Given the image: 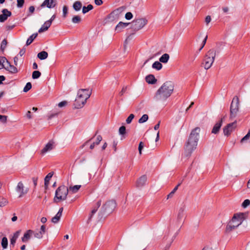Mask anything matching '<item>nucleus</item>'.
<instances>
[{
    "label": "nucleus",
    "instance_id": "1",
    "mask_svg": "<svg viewBox=\"0 0 250 250\" xmlns=\"http://www.w3.org/2000/svg\"><path fill=\"white\" fill-rule=\"evenodd\" d=\"M200 127H197L193 129L186 142L184 148V152L182 157L188 158L190 156L193 151L196 149L199 138Z\"/></svg>",
    "mask_w": 250,
    "mask_h": 250
},
{
    "label": "nucleus",
    "instance_id": "2",
    "mask_svg": "<svg viewBox=\"0 0 250 250\" xmlns=\"http://www.w3.org/2000/svg\"><path fill=\"white\" fill-rule=\"evenodd\" d=\"M174 85L172 82L167 81L158 89L153 99L157 102H164L169 97L174 90Z\"/></svg>",
    "mask_w": 250,
    "mask_h": 250
},
{
    "label": "nucleus",
    "instance_id": "3",
    "mask_svg": "<svg viewBox=\"0 0 250 250\" xmlns=\"http://www.w3.org/2000/svg\"><path fill=\"white\" fill-rule=\"evenodd\" d=\"M91 92L86 89H81L77 93V97L74 103L75 108H81L85 104L86 101L89 98Z\"/></svg>",
    "mask_w": 250,
    "mask_h": 250
},
{
    "label": "nucleus",
    "instance_id": "4",
    "mask_svg": "<svg viewBox=\"0 0 250 250\" xmlns=\"http://www.w3.org/2000/svg\"><path fill=\"white\" fill-rule=\"evenodd\" d=\"M216 54V51L212 48L209 50L206 54L202 64L205 69L210 68L215 59Z\"/></svg>",
    "mask_w": 250,
    "mask_h": 250
},
{
    "label": "nucleus",
    "instance_id": "5",
    "mask_svg": "<svg viewBox=\"0 0 250 250\" xmlns=\"http://www.w3.org/2000/svg\"><path fill=\"white\" fill-rule=\"evenodd\" d=\"M68 188L64 185L59 186L55 191V194L54 198V202L58 203L61 201H64L66 199L68 194Z\"/></svg>",
    "mask_w": 250,
    "mask_h": 250
},
{
    "label": "nucleus",
    "instance_id": "6",
    "mask_svg": "<svg viewBox=\"0 0 250 250\" xmlns=\"http://www.w3.org/2000/svg\"><path fill=\"white\" fill-rule=\"evenodd\" d=\"M145 19H139L134 20L131 24V28L135 31H138L142 28L147 23Z\"/></svg>",
    "mask_w": 250,
    "mask_h": 250
},
{
    "label": "nucleus",
    "instance_id": "7",
    "mask_svg": "<svg viewBox=\"0 0 250 250\" xmlns=\"http://www.w3.org/2000/svg\"><path fill=\"white\" fill-rule=\"evenodd\" d=\"M116 207V203L115 200H111L107 201L102 207V208L104 212L111 213Z\"/></svg>",
    "mask_w": 250,
    "mask_h": 250
},
{
    "label": "nucleus",
    "instance_id": "8",
    "mask_svg": "<svg viewBox=\"0 0 250 250\" xmlns=\"http://www.w3.org/2000/svg\"><path fill=\"white\" fill-rule=\"evenodd\" d=\"M247 217L246 213L239 212L235 213V229L240 226Z\"/></svg>",
    "mask_w": 250,
    "mask_h": 250
},
{
    "label": "nucleus",
    "instance_id": "9",
    "mask_svg": "<svg viewBox=\"0 0 250 250\" xmlns=\"http://www.w3.org/2000/svg\"><path fill=\"white\" fill-rule=\"evenodd\" d=\"M57 5L56 0H44V1L41 5L42 7H47L51 9L54 8Z\"/></svg>",
    "mask_w": 250,
    "mask_h": 250
},
{
    "label": "nucleus",
    "instance_id": "10",
    "mask_svg": "<svg viewBox=\"0 0 250 250\" xmlns=\"http://www.w3.org/2000/svg\"><path fill=\"white\" fill-rule=\"evenodd\" d=\"M2 14L0 15V22H3L7 20L9 17L11 16V12L7 9H3L2 10Z\"/></svg>",
    "mask_w": 250,
    "mask_h": 250
},
{
    "label": "nucleus",
    "instance_id": "11",
    "mask_svg": "<svg viewBox=\"0 0 250 250\" xmlns=\"http://www.w3.org/2000/svg\"><path fill=\"white\" fill-rule=\"evenodd\" d=\"M24 187L21 182L18 183L16 187V191L20 193L19 197H21L23 195L27 192V190H24Z\"/></svg>",
    "mask_w": 250,
    "mask_h": 250
},
{
    "label": "nucleus",
    "instance_id": "12",
    "mask_svg": "<svg viewBox=\"0 0 250 250\" xmlns=\"http://www.w3.org/2000/svg\"><path fill=\"white\" fill-rule=\"evenodd\" d=\"M234 214L232 216L231 219L229 222L228 223L226 229V232L227 233H229L231 232L234 229Z\"/></svg>",
    "mask_w": 250,
    "mask_h": 250
},
{
    "label": "nucleus",
    "instance_id": "13",
    "mask_svg": "<svg viewBox=\"0 0 250 250\" xmlns=\"http://www.w3.org/2000/svg\"><path fill=\"white\" fill-rule=\"evenodd\" d=\"M234 122L229 124L224 127L223 132L225 136H229L230 135L233 130L232 125H234Z\"/></svg>",
    "mask_w": 250,
    "mask_h": 250
},
{
    "label": "nucleus",
    "instance_id": "14",
    "mask_svg": "<svg viewBox=\"0 0 250 250\" xmlns=\"http://www.w3.org/2000/svg\"><path fill=\"white\" fill-rule=\"evenodd\" d=\"M147 180V177L146 175L141 176L136 181V186L138 188L143 187Z\"/></svg>",
    "mask_w": 250,
    "mask_h": 250
},
{
    "label": "nucleus",
    "instance_id": "15",
    "mask_svg": "<svg viewBox=\"0 0 250 250\" xmlns=\"http://www.w3.org/2000/svg\"><path fill=\"white\" fill-rule=\"evenodd\" d=\"M34 233V231L31 229L27 230L21 238V240L24 243H26L30 239L31 235Z\"/></svg>",
    "mask_w": 250,
    "mask_h": 250
},
{
    "label": "nucleus",
    "instance_id": "16",
    "mask_svg": "<svg viewBox=\"0 0 250 250\" xmlns=\"http://www.w3.org/2000/svg\"><path fill=\"white\" fill-rule=\"evenodd\" d=\"M222 123H223V119H221L220 121H219L218 122H217L214 125L212 129V131H211V133H213V134H217L220 129V128L222 125Z\"/></svg>",
    "mask_w": 250,
    "mask_h": 250
},
{
    "label": "nucleus",
    "instance_id": "17",
    "mask_svg": "<svg viewBox=\"0 0 250 250\" xmlns=\"http://www.w3.org/2000/svg\"><path fill=\"white\" fill-rule=\"evenodd\" d=\"M63 208L62 207L60 208L58 212L56 214V215L53 217L51 219V222L54 224L57 223L59 220H60V218L62 215V213L63 211Z\"/></svg>",
    "mask_w": 250,
    "mask_h": 250
},
{
    "label": "nucleus",
    "instance_id": "18",
    "mask_svg": "<svg viewBox=\"0 0 250 250\" xmlns=\"http://www.w3.org/2000/svg\"><path fill=\"white\" fill-rule=\"evenodd\" d=\"M130 23L127 22H123L122 21L119 22V23L116 25L115 28V30L117 32H121L123 28L126 27L127 25H128Z\"/></svg>",
    "mask_w": 250,
    "mask_h": 250
},
{
    "label": "nucleus",
    "instance_id": "19",
    "mask_svg": "<svg viewBox=\"0 0 250 250\" xmlns=\"http://www.w3.org/2000/svg\"><path fill=\"white\" fill-rule=\"evenodd\" d=\"M146 82L149 84H154L156 83L157 80L152 74H149L146 77Z\"/></svg>",
    "mask_w": 250,
    "mask_h": 250
},
{
    "label": "nucleus",
    "instance_id": "20",
    "mask_svg": "<svg viewBox=\"0 0 250 250\" xmlns=\"http://www.w3.org/2000/svg\"><path fill=\"white\" fill-rule=\"evenodd\" d=\"M53 149V143L50 141L49 142L42 150L41 152L42 154L45 153L47 151L51 150Z\"/></svg>",
    "mask_w": 250,
    "mask_h": 250
},
{
    "label": "nucleus",
    "instance_id": "21",
    "mask_svg": "<svg viewBox=\"0 0 250 250\" xmlns=\"http://www.w3.org/2000/svg\"><path fill=\"white\" fill-rule=\"evenodd\" d=\"M51 26L50 22L45 21L42 27L39 29L38 32L42 33L48 30V29Z\"/></svg>",
    "mask_w": 250,
    "mask_h": 250
},
{
    "label": "nucleus",
    "instance_id": "22",
    "mask_svg": "<svg viewBox=\"0 0 250 250\" xmlns=\"http://www.w3.org/2000/svg\"><path fill=\"white\" fill-rule=\"evenodd\" d=\"M8 66L5 67V69L12 74L17 73L18 72V69L15 66L11 65L10 63L8 64Z\"/></svg>",
    "mask_w": 250,
    "mask_h": 250
},
{
    "label": "nucleus",
    "instance_id": "23",
    "mask_svg": "<svg viewBox=\"0 0 250 250\" xmlns=\"http://www.w3.org/2000/svg\"><path fill=\"white\" fill-rule=\"evenodd\" d=\"M38 33H34L32 35H31L27 40L26 42V45L28 46L30 45L34 40L35 39L37 38L38 36Z\"/></svg>",
    "mask_w": 250,
    "mask_h": 250
},
{
    "label": "nucleus",
    "instance_id": "24",
    "mask_svg": "<svg viewBox=\"0 0 250 250\" xmlns=\"http://www.w3.org/2000/svg\"><path fill=\"white\" fill-rule=\"evenodd\" d=\"M126 7L125 6H121L117 9H116L113 12L114 14L116 15H119L124 11H125L126 9Z\"/></svg>",
    "mask_w": 250,
    "mask_h": 250
},
{
    "label": "nucleus",
    "instance_id": "25",
    "mask_svg": "<svg viewBox=\"0 0 250 250\" xmlns=\"http://www.w3.org/2000/svg\"><path fill=\"white\" fill-rule=\"evenodd\" d=\"M184 211L185 208L184 207L180 208L179 209L177 215V219L179 221H181L184 217Z\"/></svg>",
    "mask_w": 250,
    "mask_h": 250
},
{
    "label": "nucleus",
    "instance_id": "26",
    "mask_svg": "<svg viewBox=\"0 0 250 250\" xmlns=\"http://www.w3.org/2000/svg\"><path fill=\"white\" fill-rule=\"evenodd\" d=\"M37 56L41 60H45L48 57V53L45 51H42L39 53Z\"/></svg>",
    "mask_w": 250,
    "mask_h": 250
},
{
    "label": "nucleus",
    "instance_id": "27",
    "mask_svg": "<svg viewBox=\"0 0 250 250\" xmlns=\"http://www.w3.org/2000/svg\"><path fill=\"white\" fill-rule=\"evenodd\" d=\"M169 58V56L168 54L165 53L163 54L160 58H159V61L163 63H167Z\"/></svg>",
    "mask_w": 250,
    "mask_h": 250
},
{
    "label": "nucleus",
    "instance_id": "28",
    "mask_svg": "<svg viewBox=\"0 0 250 250\" xmlns=\"http://www.w3.org/2000/svg\"><path fill=\"white\" fill-rule=\"evenodd\" d=\"M82 6V4L81 1H75L73 5V9L76 11H78L80 10Z\"/></svg>",
    "mask_w": 250,
    "mask_h": 250
},
{
    "label": "nucleus",
    "instance_id": "29",
    "mask_svg": "<svg viewBox=\"0 0 250 250\" xmlns=\"http://www.w3.org/2000/svg\"><path fill=\"white\" fill-rule=\"evenodd\" d=\"M53 175V172H49L45 177L44 178V186L45 187H47L48 186L49 181L50 179L52 178Z\"/></svg>",
    "mask_w": 250,
    "mask_h": 250
},
{
    "label": "nucleus",
    "instance_id": "30",
    "mask_svg": "<svg viewBox=\"0 0 250 250\" xmlns=\"http://www.w3.org/2000/svg\"><path fill=\"white\" fill-rule=\"evenodd\" d=\"M162 66L163 65L161 62L158 61L155 62L152 65L153 68L157 70H160V69H161Z\"/></svg>",
    "mask_w": 250,
    "mask_h": 250
},
{
    "label": "nucleus",
    "instance_id": "31",
    "mask_svg": "<svg viewBox=\"0 0 250 250\" xmlns=\"http://www.w3.org/2000/svg\"><path fill=\"white\" fill-rule=\"evenodd\" d=\"M93 6L91 4H88L87 6H83L82 9V12L83 14L87 13L90 10H92Z\"/></svg>",
    "mask_w": 250,
    "mask_h": 250
},
{
    "label": "nucleus",
    "instance_id": "32",
    "mask_svg": "<svg viewBox=\"0 0 250 250\" xmlns=\"http://www.w3.org/2000/svg\"><path fill=\"white\" fill-rule=\"evenodd\" d=\"M81 186L75 185L74 186L70 187L68 188L69 190L73 193H76L80 188Z\"/></svg>",
    "mask_w": 250,
    "mask_h": 250
},
{
    "label": "nucleus",
    "instance_id": "33",
    "mask_svg": "<svg viewBox=\"0 0 250 250\" xmlns=\"http://www.w3.org/2000/svg\"><path fill=\"white\" fill-rule=\"evenodd\" d=\"M7 44V41L6 39H4V40H2V41L1 42V44H0V49L2 52H3L4 51V50L6 47Z\"/></svg>",
    "mask_w": 250,
    "mask_h": 250
},
{
    "label": "nucleus",
    "instance_id": "34",
    "mask_svg": "<svg viewBox=\"0 0 250 250\" xmlns=\"http://www.w3.org/2000/svg\"><path fill=\"white\" fill-rule=\"evenodd\" d=\"M1 246L3 249H5L8 246V240L6 237H3L2 238L1 242Z\"/></svg>",
    "mask_w": 250,
    "mask_h": 250
},
{
    "label": "nucleus",
    "instance_id": "35",
    "mask_svg": "<svg viewBox=\"0 0 250 250\" xmlns=\"http://www.w3.org/2000/svg\"><path fill=\"white\" fill-rule=\"evenodd\" d=\"M8 200L1 196H0V207H2L6 206L8 204Z\"/></svg>",
    "mask_w": 250,
    "mask_h": 250
},
{
    "label": "nucleus",
    "instance_id": "36",
    "mask_svg": "<svg viewBox=\"0 0 250 250\" xmlns=\"http://www.w3.org/2000/svg\"><path fill=\"white\" fill-rule=\"evenodd\" d=\"M5 62H6L8 64H9V62L8 61V60L6 59V58L5 57H0V65L1 66V67H0V69L4 67L3 63Z\"/></svg>",
    "mask_w": 250,
    "mask_h": 250
},
{
    "label": "nucleus",
    "instance_id": "37",
    "mask_svg": "<svg viewBox=\"0 0 250 250\" xmlns=\"http://www.w3.org/2000/svg\"><path fill=\"white\" fill-rule=\"evenodd\" d=\"M41 73L39 71H34L32 73V77L33 79H37L40 78Z\"/></svg>",
    "mask_w": 250,
    "mask_h": 250
},
{
    "label": "nucleus",
    "instance_id": "38",
    "mask_svg": "<svg viewBox=\"0 0 250 250\" xmlns=\"http://www.w3.org/2000/svg\"><path fill=\"white\" fill-rule=\"evenodd\" d=\"M81 21V18L79 16H75L72 19V22L74 23H78Z\"/></svg>",
    "mask_w": 250,
    "mask_h": 250
},
{
    "label": "nucleus",
    "instance_id": "39",
    "mask_svg": "<svg viewBox=\"0 0 250 250\" xmlns=\"http://www.w3.org/2000/svg\"><path fill=\"white\" fill-rule=\"evenodd\" d=\"M148 119V116L147 114H144L142 117L139 120V123L141 124V123H144L145 122H146Z\"/></svg>",
    "mask_w": 250,
    "mask_h": 250
},
{
    "label": "nucleus",
    "instance_id": "40",
    "mask_svg": "<svg viewBox=\"0 0 250 250\" xmlns=\"http://www.w3.org/2000/svg\"><path fill=\"white\" fill-rule=\"evenodd\" d=\"M33 234L34 235L35 237H36L39 239L42 238L43 235V234H42V232L40 231V230L39 231H34V233H33Z\"/></svg>",
    "mask_w": 250,
    "mask_h": 250
},
{
    "label": "nucleus",
    "instance_id": "41",
    "mask_svg": "<svg viewBox=\"0 0 250 250\" xmlns=\"http://www.w3.org/2000/svg\"><path fill=\"white\" fill-rule=\"evenodd\" d=\"M32 88V84H31V83L30 82H28L25 86H24V88H23V91L24 92H27V91H28L29 90H30Z\"/></svg>",
    "mask_w": 250,
    "mask_h": 250
},
{
    "label": "nucleus",
    "instance_id": "42",
    "mask_svg": "<svg viewBox=\"0 0 250 250\" xmlns=\"http://www.w3.org/2000/svg\"><path fill=\"white\" fill-rule=\"evenodd\" d=\"M250 205V200L249 199H246L242 204V207L243 208H246Z\"/></svg>",
    "mask_w": 250,
    "mask_h": 250
},
{
    "label": "nucleus",
    "instance_id": "43",
    "mask_svg": "<svg viewBox=\"0 0 250 250\" xmlns=\"http://www.w3.org/2000/svg\"><path fill=\"white\" fill-rule=\"evenodd\" d=\"M119 133L122 135H125L126 133L125 127L124 125L121 126L119 129Z\"/></svg>",
    "mask_w": 250,
    "mask_h": 250
},
{
    "label": "nucleus",
    "instance_id": "44",
    "mask_svg": "<svg viewBox=\"0 0 250 250\" xmlns=\"http://www.w3.org/2000/svg\"><path fill=\"white\" fill-rule=\"evenodd\" d=\"M134 118V115L133 114H131L129 115V116L127 117V118L126 119V123L128 124L131 123L132 120Z\"/></svg>",
    "mask_w": 250,
    "mask_h": 250
},
{
    "label": "nucleus",
    "instance_id": "45",
    "mask_svg": "<svg viewBox=\"0 0 250 250\" xmlns=\"http://www.w3.org/2000/svg\"><path fill=\"white\" fill-rule=\"evenodd\" d=\"M128 88V86H124L121 90V91L119 92V95L120 96H122L126 91L127 89Z\"/></svg>",
    "mask_w": 250,
    "mask_h": 250
},
{
    "label": "nucleus",
    "instance_id": "46",
    "mask_svg": "<svg viewBox=\"0 0 250 250\" xmlns=\"http://www.w3.org/2000/svg\"><path fill=\"white\" fill-rule=\"evenodd\" d=\"M97 212V210H96V209H93L91 212V214H90L88 218V220H87V223H89L91 220V218L93 216V215Z\"/></svg>",
    "mask_w": 250,
    "mask_h": 250
},
{
    "label": "nucleus",
    "instance_id": "47",
    "mask_svg": "<svg viewBox=\"0 0 250 250\" xmlns=\"http://www.w3.org/2000/svg\"><path fill=\"white\" fill-rule=\"evenodd\" d=\"M234 100V98H233L232 99V102H231V103L230 104V117L231 118H232L233 116V111H234V109L233 108V103Z\"/></svg>",
    "mask_w": 250,
    "mask_h": 250
},
{
    "label": "nucleus",
    "instance_id": "48",
    "mask_svg": "<svg viewBox=\"0 0 250 250\" xmlns=\"http://www.w3.org/2000/svg\"><path fill=\"white\" fill-rule=\"evenodd\" d=\"M63 17L65 18L68 13V7L66 5L63 6L62 9Z\"/></svg>",
    "mask_w": 250,
    "mask_h": 250
},
{
    "label": "nucleus",
    "instance_id": "49",
    "mask_svg": "<svg viewBox=\"0 0 250 250\" xmlns=\"http://www.w3.org/2000/svg\"><path fill=\"white\" fill-rule=\"evenodd\" d=\"M132 18L133 15L130 12H127L125 15V18L127 20H131Z\"/></svg>",
    "mask_w": 250,
    "mask_h": 250
},
{
    "label": "nucleus",
    "instance_id": "50",
    "mask_svg": "<svg viewBox=\"0 0 250 250\" xmlns=\"http://www.w3.org/2000/svg\"><path fill=\"white\" fill-rule=\"evenodd\" d=\"M24 3V0H17V7L21 8L23 6Z\"/></svg>",
    "mask_w": 250,
    "mask_h": 250
},
{
    "label": "nucleus",
    "instance_id": "51",
    "mask_svg": "<svg viewBox=\"0 0 250 250\" xmlns=\"http://www.w3.org/2000/svg\"><path fill=\"white\" fill-rule=\"evenodd\" d=\"M144 143L142 142H140L139 144V146H138V150H139V154L140 155L142 154V150L144 147Z\"/></svg>",
    "mask_w": 250,
    "mask_h": 250
},
{
    "label": "nucleus",
    "instance_id": "52",
    "mask_svg": "<svg viewBox=\"0 0 250 250\" xmlns=\"http://www.w3.org/2000/svg\"><path fill=\"white\" fill-rule=\"evenodd\" d=\"M7 116L5 115H0V120L3 123L7 122Z\"/></svg>",
    "mask_w": 250,
    "mask_h": 250
},
{
    "label": "nucleus",
    "instance_id": "53",
    "mask_svg": "<svg viewBox=\"0 0 250 250\" xmlns=\"http://www.w3.org/2000/svg\"><path fill=\"white\" fill-rule=\"evenodd\" d=\"M208 39V36L207 35L205 39H204V40L202 42V45L200 47V48H199V51H200L202 48L204 47V46H205L206 43V42H207V40Z\"/></svg>",
    "mask_w": 250,
    "mask_h": 250
},
{
    "label": "nucleus",
    "instance_id": "54",
    "mask_svg": "<svg viewBox=\"0 0 250 250\" xmlns=\"http://www.w3.org/2000/svg\"><path fill=\"white\" fill-rule=\"evenodd\" d=\"M250 136V130L248 131V133L241 139V141L243 142L244 140H247Z\"/></svg>",
    "mask_w": 250,
    "mask_h": 250
},
{
    "label": "nucleus",
    "instance_id": "55",
    "mask_svg": "<svg viewBox=\"0 0 250 250\" xmlns=\"http://www.w3.org/2000/svg\"><path fill=\"white\" fill-rule=\"evenodd\" d=\"M20 230H18L16 232H15L12 237V238L17 239V238L19 237L20 234Z\"/></svg>",
    "mask_w": 250,
    "mask_h": 250
},
{
    "label": "nucleus",
    "instance_id": "56",
    "mask_svg": "<svg viewBox=\"0 0 250 250\" xmlns=\"http://www.w3.org/2000/svg\"><path fill=\"white\" fill-rule=\"evenodd\" d=\"M102 140V137L101 135H98L97 137V138H96V142H95V143L96 144V145H98L99 144V143H100V142Z\"/></svg>",
    "mask_w": 250,
    "mask_h": 250
},
{
    "label": "nucleus",
    "instance_id": "57",
    "mask_svg": "<svg viewBox=\"0 0 250 250\" xmlns=\"http://www.w3.org/2000/svg\"><path fill=\"white\" fill-rule=\"evenodd\" d=\"M66 104H67V102L64 101H62V102L59 103L58 104V106L60 107H62L66 105Z\"/></svg>",
    "mask_w": 250,
    "mask_h": 250
},
{
    "label": "nucleus",
    "instance_id": "58",
    "mask_svg": "<svg viewBox=\"0 0 250 250\" xmlns=\"http://www.w3.org/2000/svg\"><path fill=\"white\" fill-rule=\"evenodd\" d=\"M25 51H26V48L25 47H23L20 51L19 52V55L21 56H22V55H23L25 53Z\"/></svg>",
    "mask_w": 250,
    "mask_h": 250
},
{
    "label": "nucleus",
    "instance_id": "59",
    "mask_svg": "<svg viewBox=\"0 0 250 250\" xmlns=\"http://www.w3.org/2000/svg\"><path fill=\"white\" fill-rule=\"evenodd\" d=\"M32 181L34 184V188H36L37 185L38 178L36 177H33Z\"/></svg>",
    "mask_w": 250,
    "mask_h": 250
},
{
    "label": "nucleus",
    "instance_id": "60",
    "mask_svg": "<svg viewBox=\"0 0 250 250\" xmlns=\"http://www.w3.org/2000/svg\"><path fill=\"white\" fill-rule=\"evenodd\" d=\"M94 2L95 4L98 6L101 5L103 3L102 0H95Z\"/></svg>",
    "mask_w": 250,
    "mask_h": 250
},
{
    "label": "nucleus",
    "instance_id": "61",
    "mask_svg": "<svg viewBox=\"0 0 250 250\" xmlns=\"http://www.w3.org/2000/svg\"><path fill=\"white\" fill-rule=\"evenodd\" d=\"M46 228L45 225H42L41 227L40 231L42 232V234H44L45 232Z\"/></svg>",
    "mask_w": 250,
    "mask_h": 250
},
{
    "label": "nucleus",
    "instance_id": "62",
    "mask_svg": "<svg viewBox=\"0 0 250 250\" xmlns=\"http://www.w3.org/2000/svg\"><path fill=\"white\" fill-rule=\"evenodd\" d=\"M16 240H17V239H14V238H12H12L10 239V246H11V245H12V246H13V247H14V245H15V243H16Z\"/></svg>",
    "mask_w": 250,
    "mask_h": 250
},
{
    "label": "nucleus",
    "instance_id": "63",
    "mask_svg": "<svg viewBox=\"0 0 250 250\" xmlns=\"http://www.w3.org/2000/svg\"><path fill=\"white\" fill-rule=\"evenodd\" d=\"M101 205V201L99 200V201L97 202V203L96 204V206L95 207H94V208L93 209H96V210L97 211L98 209L100 207Z\"/></svg>",
    "mask_w": 250,
    "mask_h": 250
},
{
    "label": "nucleus",
    "instance_id": "64",
    "mask_svg": "<svg viewBox=\"0 0 250 250\" xmlns=\"http://www.w3.org/2000/svg\"><path fill=\"white\" fill-rule=\"evenodd\" d=\"M211 17L210 16H207L205 18V22L207 24L209 23L211 21Z\"/></svg>",
    "mask_w": 250,
    "mask_h": 250
}]
</instances>
